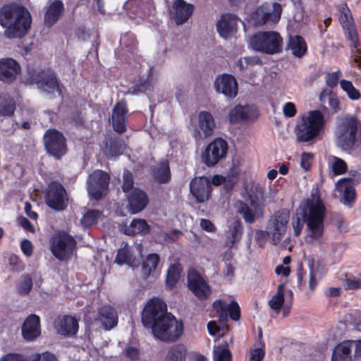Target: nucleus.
<instances>
[{
    "mask_svg": "<svg viewBox=\"0 0 361 361\" xmlns=\"http://www.w3.org/2000/svg\"><path fill=\"white\" fill-rule=\"evenodd\" d=\"M349 176L348 178L339 179L336 183V191L342 196L341 202L346 205H349L355 197V191L352 185L361 181L360 172L350 171Z\"/></svg>",
    "mask_w": 361,
    "mask_h": 361,
    "instance_id": "11",
    "label": "nucleus"
},
{
    "mask_svg": "<svg viewBox=\"0 0 361 361\" xmlns=\"http://www.w3.org/2000/svg\"><path fill=\"white\" fill-rule=\"evenodd\" d=\"M213 360L232 361V355L227 346V343L214 346Z\"/></svg>",
    "mask_w": 361,
    "mask_h": 361,
    "instance_id": "41",
    "label": "nucleus"
},
{
    "mask_svg": "<svg viewBox=\"0 0 361 361\" xmlns=\"http://www.w3.org/2000/svg\"><path fill=\"white\" fill-rule=\"evenodd\" d=\"M15 109V104L12 100L0 101V116H10Z\"/></svg>",
    "mask_w": 361,
    "mask_h": 361,
    "instance_id": "52",
    "label": "nucleus"
},
{
    "mask_svg": "<svg viewBox=\"0 0 361 361\" xmlns=\"http://www.w3.org/2000/svg\"><path fill=\"white\" fill-rule=\"evenodd\" d=\"M63 4L59 0L54 1L48 7L45 15L44 22L47 26L53 25L61 17L63 12Z\"/></svg>",
    "mask_w": 361,
    "mask_h": 361,
    "instance_id": "33",
    "label": "nucleus"
},
{
    "mask_svg": "<svg viewBox=\"0 0 361 361\" xmlns=\"http://www.w3.org/2000/svg\"><path fill=\"white\" fill-rule=\"evenodd\" d=\"M238 18L235 15L225 13L221 16L217 23L216 28L220 36L228 39L233 36L237 30Z\"/></svg>",
    "mask_w": 361,
    "mask_h": 361,
    "instance_id": "25",
    "label": "nucleus"
},
{
    "mask_svg": "<svg viewBox=\"0 0 361 361\" xmlns=\"http://www.w3.org/2000/svg\"><path fill=\"white\" fill-rule=\"evenodd\" d=\"M268 238H270V235L268 230H257L255 233V240L260 247H264L267 243Z\"/></svg>",
    "mask_w": 361,
    "mask_h": 361,
    "instance_id": "53",
    "label": "nucleus"
},
{
    "mask_svg": "<svg viewBox=\"0 0 361 361\" xmlns=\"http://www.w3.org/2000/svg\"><path fill=\"white\" fill-rule=\"evenodd\" d=\"M248 45L255 51L275 54L281 51L283 39L275 31L258 32L250 37Z\"/></svg>",
    "mask_w": 361,
    "mask_h": 361,
    "instance_id": "5",
    "label": "nucleus"
},
{
    "mask_svg": "<svg viewBox=\"0 0 361 361\" xmlns=\"http://www.w3.org/2000/svg\"><path fill=\"white\" fill-rule=\"evenodd\" d=\"M142 322L157 339L171 343L178 340L183 334V322L167 312L166 303L159 298H152L145 305Z\"/></svg>",
    "mask_w": 361,
    "mask_h": 361,
    "instance_id": "2",
    "label": "nucleus"
},
{
    "mask_svg": "<svg viewBox=\"0 0 361 361\" xmlns=\"http://www.w3.org/2000/svg\"><path fill=\"white\" fill-rule=\"evenodd\" d=\"M159 256L157 254L153 253L149 255L142 265V274L144 277L147 278L153 274L159 265Z\"/></svg>",
    "mask_w": 361,
    "mask_h": 361,
    "instance_id": "38",
    "label": "nucleus"
},
{
    "mask_svg": "<svg viewBox=\"0 0 361 361\" xmlns=\"http://www.w3.org/2000/svg\"><path fill=\"white\" fill-rule=\"evenodd\" d=\"M243 226L239 220L232 221L228 229V240L227 245L230 247H233L235 243H238L243 234Z\"/></svg>",
    "mask_w": 361,
    "mask_h": 361,
    "instance_id": "37",
    "label": "nucleus"
},
{
    "mask_svg": "<svg viewBox=\"0 0 361 361\" xmlns=\"http://www.w3.org/2000/svg\"><path fill=\"white\" fill-rule=\"evenodd\" d=\"M339 21L341 24L347 39L351 43V57L355 63L361 64V49L358 35L355 29L351 12L345 4L338 7Z\"/></svg>",
    "mask_w": 361,
    "mask_h": 361,
    "instance_id": "6",
    "label": "nucleus"
},
{
    "mask_svg": "<svg viewBox=\"0 0 361 361\" xmlns=\"http://www.w3.org/2000/svg\"><path fill=\"white\" fill-rule=\"evenodd\" d=\"M30 82L37 85V88L46 94H61V89L58 83L55 74L51 71H40L33 73L30 76Z\"/></svg>",
    "mask_w": 361,
    "mask_h": 361,
    "instance_id": "10",
    "label": "nucleus"
},
{
    "mask_svg": "<svg viewBox=\"0 0 361 361\" xmlns=\"http://www.w3.org/2000/svg\"><path fill=\"white\" fill-rule=\"evenodd\" d=\"M256 109L249 105H237L234 106L228 114L229 121L237 123L243 121L253 120L257 117Z\"/></svg>",
    "mask_w": 361,
    "mask_h": 361,
    "instance_id": "24",
    "label": "nucleus"
},
{
    "mask_svg": "<svg viewBox=\"0 0 361 361\" xmlns=\"http://www.w3.org/2000/svg\"><path fill=\"white\" fill-rule=\"evenodd\" d=\"M127 113L126 103L119 101L114 108L111 116L113 128L116 132L121 133L126 130Z\"/></svg>",
    "mask_w": 361,
    "mask_h": 361,
    "instance_id": "27",
    "label": "nucleus"
},
{
    "mask_svg": "<svg viewBox=\"0 0 361 361\" xmlns=\"http://www.w3.org/2000/svg\"><path fill=\"white\" fill-rule=\"evenodd\" d=\"M57 334L64 336H71L78 331V324L75 318L71 316L59 317L54 324Z\"/></svg>",
    "mask_w": 361,
    "mask_h": 361,
    "instance_id": "28",
    "label": "nucleus"
},
{
    "mask_svg": "<svg viewBox=\"0 0 361 361\" xmlns=\"http://www.w3.org/2000/svg\"><path fill=\"white\" fill-rule=\"evenodd\" d=\"M213 307L219 313L221 322L226 321L228 314L233 320L237 321L240 319V307L235 301H232L228 304L224 300H217L213 303Z\"/></svg>",
    "mask_w": 361,
    "mask_h": 361,
    "instance_id": "23",
    "label": "nucleus"
},
{
    "mask_svg": "<svg viewBox=\"0 0 361 361\" xmlns=\"http://www.w3.org/2000/svg\"><path fill=\"white\" fill-rule=\"evenodd\" d=\"M345 288L354 290L361 288V274L357 276H350L345 279Z\"/></svg>",
    "mask_w": 361,
    "mask_h": 361,
    "instance_id": "54",
    "label": "nucleus"
},
{
    "mask_svg": "<svg viewBox=\"0 0 361 361\" xmlns=\"http://www.w3.org/2000/svg\"><path fill=\"white\" fill-rule=\"evenodd\" d=\"M67 197L63 187L58 183H51L47 189L46 202L55 210H63L66 206Z\"/></svg>",
    "mask_w": 361,
    "mask_h": 361,
    "instance_id": "18",
    "label": "nucleus"
},
{
    "mask_svg": "<svg viewBox=\"0 0 361 361\" xmlns=\"http://www.w3.org/2000/svg\"><path fill=\"white\" fill-rule=\"evenodd\" d=\"M354 357L349 341L338 344L332 353L331 361H353Z\"/></svg>",
    "mask_w": 361,
    "mask_h": 361,
    "instance_id": "34",
    "label": "nucleus"
},
{
    "mask_svg": "<svg viewBox=\"0 0 361 361\" xmlns=\"http://www.w3.org/2000/svg\"><path fill=\"white\" fill-rule=\"evenodd\" d=\"M185 349L183 345H178L168 352L166 361H185Z\"/></svg>",
    "mask_w": 361,
    "mask_h": 361,
    "instance_id": "47",
    "label": "nucleus"
},
{
    "mask_svg": "<svg viewBox=\"0 0 361 361\" xmlns=\"http://www.w3.org/2000/svg\"><path fill=\"white\" fill-rule=\"evenodd\" d=\"M265 356L264 343H260L259 346L250 350L249 361H262Z\"/></svg>",
    "mask_w": 361,
    "mask_h": 361,
    "instance_id": "49",
    "label": "nucleus"
},
{
    "mask_svg": "<svg viewBox=\"0 0 361 361\" xmlns=\"http://www.w3.org/2000/svg\"><path fill=\"white\" fill-rule=\"evenodd\" d=\"M341 89L347 94L351 100H358L361 97L360 92L354 87L352 82L346 80L340 81Z\"/></svg>",
    "mask_w": 361,
    "mask_h": 361,
    "instance_id": "46",
    "label": "nucleus"
},
{
    "mask_svg": "<svg viewBox=\"0 0 361 361\" xmlns=\"http://www.w3.org/2000/svg\"><path fill=\"white\" fill-rule=\"evenodd\" d=\"M235 207L238 212L242 216L244 221L248 224L254 223L257 219L262 218L257 213V207H250L246 203L239 201L236 203Z\"/></svg>",
    "mask_w": 361,
    "mask_h": 361,
    "instance_id": "36",
    "label": "nucleus"
},
{
    "mask_svg": "<svg viewBox=\"0 0 361 361\" xmlns=\"http://www.w3.org/2000/svg\"><path fill=\"white\" fill-rule=\"evenodd\" d=\"M215 90L228 98H235L238 94V86L236 79L230 74L218 75L214 82Z\"/></svg>",
    "mask_w": 361,
    "mask_h": 361,
    "instance_id": "19",
    "label": "nucleus"
},
{
    "mask_svg": "<svg viewBox=\"0 0 361 361\" xmlns=\"http://www.w3.org/2000/svg\"><path fill=\"white\" fill-rule=\"evenodd\" d=\"M319 100L322 102H325L327 100L330 108L334 113H336L340 110L339 99L336 95L331 94L330 91H322L319 95Z\"/></svg>",
    "mask_w": 361,
    "mask_h": 361,
    "instance_id": "44",
    "label": "nucleus"
},
{
    "mask_svg": "<svg viewBox=\"0 0 361 361\" xmlns=\"http://www.w3.org/2000/svg\"><path fill=\"white\" fill-rule=\"evenodd\" d=\"M349 343L353 351L354 360L361 357V340L349 341Z\"/></svg>",
    "mask_w": 361,
    "mask_h": 361,
    "instance_id": "61",
    "label": "nucleus"
},
{
    "mask_svg": "<svg viewBox=\"0 0 361 361\" xmlns=\"http://www.w3.org/2000/svg\"><path fill=\"white\" fill-rule=\"evenodd\" d=\"M76 246L75 239L66 233H60L52 238L51 251L60 261H66L74 254Z\"/></svg>",
    "mask_w": 361,
    "mask_h": 361,
    "instance_id": "8",
    "label": "nucleus"
},
{
    "mask_svg": "<svg viewBox=\"0 0 361 361\" xmlns=\"http://www.w3.org/2000/svg\"><path fill=\"white\" fill-rule=\"evenodd\" d=\"M154 178L160 183H166L170 180L171 173L167 161H162L159 164L154 171Z\"/></svg>",
    "mask_w": 361,
    "mask_h": 361,
    "instance_id": "42",
    "label": "nucleus"
},
{
    "mask_svg": "<svg viewBox=\"0 0 361 361\" xmlns=\"http://www.w3.org/2000/svg\"><path fill=\"white\" fill-rule=\"evenodd\" d=\"M128 210L131 214L142 211L148 203L147 195L140 189H133L128 195Z\"/></svg>",
    "mask_w": 361,
    "mask_h": 361,
    "instance_id": "30",
    "label": "nucleus"
},
{
    "mask_svg": "<svg viewBox=\"0 0 361 361\" xmlns=\"http://www.w3.org/2000/svg\"><path fill=\"white\" fill-rule=\"evenodd\" d=\"M32 287V279L26 275L23 276L20 283L18 285V292L20 294H27L28 293Z\"/></svg>",
    "mask_w": 361,
    "mask_h": 361,
    "instance_id": "50",
    "label": "nucleus"
},
{
    "mask_svg": "<svg viewBox=\"0 0 361 361\" xmlns=\"http://www.w3.org/2000/svg\"><path fill=\"white\" fill-rule=\"evenodd\" d=\"M259 59L257 58H252V57H245L243 59H240L238 61V66L240 67V69L242 70L245 68V64H253L257 63L258 62Z\"/></svg>",
    "mask_w": 361,
    "mask_h": 361,
    "instance_id": "64",
    "label": "nucleus"
},
{
    "mask_svg": "<svg viewBox=\"0 0 361 361\" xmlns=\"http://www.w3.org/2000/svg\"><path fill=\"white\" fill-rule=\"evenodd\" d=\"M44 146L49 154L60 159L66 153V140L63 134L54 129L47 130L44 135Z\"/></svg>",
    "mask_w": 361,
    "mask_h": 361,
    "instance_id": "12",
    "label": "nucleus"
},
{
    "mask_svg": "<svg viewBox=\"0 0 361 361\" xmlns=\"http://www.w3.org/2000/svg\"><path fill=\"white\" fill-rule=\"evenodd\" d=\"M227 150V142L221 138H216L204 149L202 160L207 166H213L226 157Z\"/></svg>",
    "mask_w": 361,
    "mask_h": 361,
    "instance_id": "13",
    "label": "nucleus"
},
{
    "mask_svg": "<svg viewBox=\"0 0 361 361\" xmlns=\"http://www.w3.org/2000/svg\"><path fill=\"white\" fill-rule=\"evenodd\" d=\"M99 314V320L106 329H111L117 325V313L113 307L104 306L100 310Z\"/></svg>",
    "mask_w": 361,
    "mask_h": 361,
    "instance_id": "35",
    "label": "nucleus"
},
{
    "mask_svg": "<svg viewBox=\"0 0 361 361\" xmlns=\"http://www.w3.org/2000/svg\"><path fill=\"white\" fill-rule=\"evenodd\" d=\"M181 271L182 267L178 263L171 264L169 267L166 278V286L169 289H172L177 283Z\"/></svg>",
    "mask_w": 361,
    "mask_h": 361,
    "instance_id": "40",
    "label": "nucleus"
},
{
    "mask_svg": "<svg viewBox=\"0 0 361 361\" xmlns=\"http://www.w3.org/2000/svg\"><path fill=\"white\" fill-rule=\"evenodd\" d=\"M20 73L19 63L11 58L0 59V80L12 82Z\"/></svg>",
    "mask_w": 361,
    "mask_h": 361,
    "instance_id": "22",
    "label": "nucleus"
},
{
    "mask_svg": "<svg viewBox=\"0 0 361 361\" xmlns=\"http://www.w3.org/2000/svg\"><path fill=\"white\" fill-rule=\"evenodd\" d=\"M341 75V73L340 71H337L331 73H328L326 76V85L333 88L336 87L338 84V79Z\"/></svg>",
    "mask_w": 361,
    "mask_h": 361,
    "instance_id": "56",
    "label": "nucleus"
},
{
    "mask_svg": "<svg viewBox=\"0 0 361 361\" xmlns=\"http://www.w3.org/2000/svg\"><path fill=\"white\" fill-rule=\"evenodd\" d=\"M31 361H57L55 356L49 353H37L31 356Z\"/></svg>",
    "mask_w": 361,
    "mask_h": 361,
    "instance_id": "59",
    "label": "nucleus"
},
{
    "mask_svg": "<svg viewBox=\"0 0 361 361\" xmlns=\"http://www.w3.org/2000/svg\"><path fill=\"white\" fill-rule=\"evenodd\" d=\"M109 181L108 173L100 171H94L90 175L87 180V191L90 197L95 200L100 199L106 194Z\"/></svg>",
    "mask_w": 361,
    "mask_h": 361,
    "instance_id": "14",
    "label": "nucleus"
},
{
    "mask_svg": "<svg viewBox=\"0 0 361 361\" xmlns=\"http://www.w3.org/2000/svg\"><path fill=\"white\" fill-rule=\"evenodd\" d=\"M124 150V145L117 142L111 143L110 148L108 151V156L115 157L120 154H122Z\"/></svg>",
    "mask_w": 361,
    "mask_h": 361,
    "instance_id": "57",
    "label": "nucleus"
},
{
    "mask_svg": "<svg viewBox=\"0 0 361 361\" xmlns=\"http://www.w3.org/2000/svg\"><path fill=\"white\" fill-rule=\"evenodd\" d=\"M20 248L23 254L27 257H30L32 254L33 246L32 243L25 239L21 242Z\"/></svg>",
    "mask_w": 361,
    "mask_h": 361,
    "instance_id": "62",
    "label": "nucleus"
},
{
    "mask_svg": "<svg viewBox=\"0 0 361 361\" xmlns=\"http://www.w3.org/2000/svg\"><path fill=\"white\" fill-rule=\"evenodd\" d=\"M22 336L28 341H32L39 337L41 334L40 319L36 314L29 315L22 326Z\"/></svg>",
    "mask_w": 361,
    "mask_h": 361,
    "instance_id": "26",
    "label": "nucleus"
},
{
    "mask_svg": "<svg viewBox=\"0 0 361 361\" xmlns=\"http://www.w3.org/2000/svg\"><path fill=\"white\" fill-rule=\"evenodd\" d=\"M309 268L310 271L317 275L319 279H322L327 271L326 263L322 260L312 261L309 264Z\"/></svg>",
    "mask_w": 361,
    "mask_h": 361,
    "instance_id": "48",
    "label": "nucleus"
},
{
    "mask_svg": "<svg viewBox=\"0 0 361 361\" xmlns=\"http://www.w3.org/2000/svg\"><path fill=\"white\" fill-rule=\"evenodd\" d=\"M0 361H31V356L27 357L18 353H8L1 357Z\"/></svg>",
    "mask_w": 361,
    "mask_h": 361,
    "instance_id": "51",
    "label": "nucleus"
},
{
    "mask_svg": "<svg viewBox=\"0 0 361 361\" xmlns=\"http://www.w3.org/2000/svg\"><path fill=\"white\" fill-rule=\"evenodd\" d=\"M173 18L176 24L185 23L192 16L194 6L183 0H176L173 4Z\"/></svg>",
    "mask_w": 361,
    "mask_h": 361,
    "instance_id": "29",
    "label": "nucleus"
},
{
    "mask_svg": "<svg viewBox=\"0 0 361 361\" xmlns=\"http://www.w3.org/2000/svg\"><path fill=\"white\" fill-rule=\"evenodd\" d=\"M292 297V293L290 290L286 289L285 285L281 283L278 286L276 292L271 297L269 300V305L271 310L276 313H279L281 310L283 311V314L286 317L291 307V300L288 298L286 299L285 296L287 295Z\"/></svg>",
    "mask_w": 361,
    "mask_h": 361,
    "instance_id": "17",
    "label": "nucleus"
},
{
    "mask_svg": "<svg viewBox=\"0 0 361 361\" xmlns=\"http://www.w3.org/2000/svg\"><path fill=\"white\" fill-rule=\"evenodd\" d=\"M200 225L201 228L207 232L214 233L216 231V227L210 220L201 219Z\"/></svg>",
    "mask_w": 361,
    "mask_h": 361,
    "instance_id": "63",
    "label": "nucleus"
},
{
    "mask_svg": "<svg viewBox=\"0 0 361 361\" xmlns=\"http://www.w3.org/2000/svg\"><path fill=\"white\" fill-rule=\"evenodd\" d=\"M142 245L135 243L133 246L124 245L118 250L115 262L118 264H128L130 267H137L142 257Z\"/></svg>",
    "mask_w": 361,
    "mask_h": 361,
    "instance_id": "16",
    "label": "nucleus"
},
{
    "mask_svg": "<svg viewBox=\"0 0 361 361\" xmlns=\"http://www.w3.org/2000/svg\"><path fill=\"white\" fill-rule=\"evenodd\" d=\"M326 208L317 187L312 188L311 195L305 199L297 209L296 216L293 217L292 226L295 236H299L306 224L305 243L318 245L322 242Z\"/></svg>",
    "mask_w": 361,
    "mask_h": 361,
    "instance_id": "1",
    "label": "nucleus"
},
{
    "mask_svg": "<svg viewBox=\"0 0 361 361\" xmlns=\"http://www.w3.org/2000/svg\"><path fill=\"white\" fill-rule=\"evenodd\" d=\"M211 190L210 181L205 176L195 177L190 182V193L198 202L207 201L209 198Z\"/></svg>",
    "mask_w": 361,
    "mask_h": 361,
    "instance_id": "21",
    "label": "nucleus"
},
{
    "mask_svg": "<svg viewBox=\"0 0 361 361\" xmlns=\"http://www.w3.org/2000/svg\"><path fill=\"white\" fill-rule=\"evenodd\" d=\"M216 127L213 116L207 111H201L198 114L197 126L193 130V136L202 140L212 135Z\"/></svg>",
    "mask_w": 361,
    "mask_h": 361,
    "instance_id": "20",
    "label": "nucleus"
},
{
    "mask_svg": "<svg viewBox=\"0 0 361 361\" xmlns=\"http://www.w3.org/2000/svg\"><path fill=\"white\" fill-rule=\"evenodd\" d=\"M288 49L294 56L301 57L305 54L307 46L304 39L301 37L296 35L290 37Z\"/></svg>",
    "mask_w": 361,
    "mask_h": 361,
    "instance_id": "39",
    "label": "nucleus"
},
{
    "mask_svg": "<svg viewBox=\"0 0 361 361\" xmlns=\"http://www.w3.org/2000/svg\"><path fill=\"white\" fill-rule=\"evenodd\" d=\"M283 114L285 117L292 118L297 114V109L294 103L288 102L283 106Z\"/></svg>",
    "mask_w": 361,
    "mask_h": 361,
    "instance_id": "58",
    "label": "nucleus"
},
{
    "mask_svg": "<svg viewBox=\"0 0 361 361\" xmlns=\"http://www.w3.org/2000/svg\"><path fill=\"white\" fill-rule=\"evenodd\" d=\"M101 217V212L95 209L89 210L82 217L80 224L83 227L88 228L96 224Z\"/></svg>",
    "mask_w": 361,
    "mask_h": 361,
    "instance_id": "45",
    "label": "nucleus"
},
{
    "mask_svg": "<svg viewBox=\"0 0 361 361\" xmlns=\"http://www.w3.org/2000/svg\"><path fill=\"white\" fill-rule=\"evenodd\" d=\"M121 231L126 235H135L136 234H146L149 231V226L147 221L142 219H134L128 225H121Z\"/></svg>",
    "mask_w": 361,
    "mask_h": 361,
    "instance_id": "32",
    "label": "nucleus"
},
{
    "mask_svg": "<svg viewBox=\"0 0 361 361\" xmlns=\"http://www.w3.org/2000/svg\"><path fill=\"white\" fill-rule=\"evenodd\" d=\"M328 164L334 173L340 175L345 173L347 170L346 163L341 159L335 156L328 157Z\"/></svg>",
    "mask_w": 361,
    "mask_h": 361,
    "instance_id": "43",
    "label": "nucleus"
},
{
    "mask_svg": "<svg viewBox=\"0 0 361 361\" xmlns=\"http://www.w3.org/2000/svg\"><path fill=\"white\" fill-rule=\"evenodd\" d=\"M251 207H257V213L264 216V208L266 205V198L262 188L259 185H253L247 191Z\"/></svg>",
    "mask_w": 361,
    "mask_h": 361,
    "instance_id": "31",
    "label": "nucleus"
},
{
    "mask_svg": "<svg viewBox=\"0 0 361 361\" xmlns=\"http://www.w3.org/2000/svg\"><path fill=\"white\" fill-rule=\"evenodd\" d=\"M32 23L30 11L18 4H8L0 8V25L8 38H20L25 35Z\"/></svg>",
    "mask_w": 361,
    "mask_h": 361,
    "instance_id": "3",
    "label": "nucleus"
},
{
    "mask_svg": "<svg viewBox=\"0 0 361 361\" xmlns=\"http://www.w3.org/2000/svg\"><path fill=\"white\" fill-rule=\"evenodd\" d=\"M290 220L289 212L281 210L271 215L267 224V229L270 235V241L274 245H279L284 237Z\"/></svg>",
    "mask_w": 361,
    "mask_h": 361,
    "instance_id": "7",
    "label": "nucleus"
},
{
    "mask_svg": "<svg viewBox=\"0 0 361 361\" xmlns=\"http://www.w3.org/2000/svg\"><path fill=\"white\" fill-rule=\"evenodd\" d=\"M282 12L281 4L276 2L266 3L257 8L250 16L256 25H272L279 22Z\"/></svg>",
    "mask_w": 361,
    "mask_h": 361,
    "instance_id": "9",
    "label": "nucleus"
},
{
    "mask_svg": "<svg viewBox=\"0 0 361 361\" xmlns=\"http://www.w3.org/2000/svg\"><path fill=\"white\" fill-rule=\"evenodd\" d=\"M123 191L126 193L130 192L133 191V176L129 172H125L123 174Z\"/></svg>",
    "mask_w": 361,
    "mask_h": 361,
    "instance_id": "55",
    "label": "nucleus"
},
{
    "mask_svg": "<svg viewBox=\"0 0 361 361\" xmlns=\"http://www.w3.org/2000/svg\"><path fill=\"white\" fill-rule=\"evenodd\" d=\"M312 155L310 153L304 152L301 156L300 166L305 171H308L312 164Z\"/></svg>",
    "mask_w": 361,
    "mask_h": 361,
    "instance_id": "60",
    "label": "nucleus"
},
{
    "mask_svg": "<svg viewBox=\"0 0 361 361\" xmlns=\"http://www.w3.org/2000/svg\"><path fill=\"white\" fill-rule=\"evenodd\" d=\"M325 123L324 116L319 110L301 115L295 128L298 140L305 142L316 138L324 130Z\"/></svg>",
    "mask_w": 361,
    "mask_h": 361,
    "instance_id": "4",
    "label": "nucleus"
},
{
    "mask_svg": "<svg viewBox=\"0 0 361 361\" xmlns=\"http://www.w3.org/2000/svg\"><path fill=\"white\" fill-rule=\"evenodd\" d=\"M187 286L192 294L200 300L207 299L211 295L212 290L206 280L193 269L188 272Z\"/></svg>",
    "mask_w": 361,
    "mask_h": 361,
    "instance_id": "15",
    "label": "nucleus"
}]
</instances>
